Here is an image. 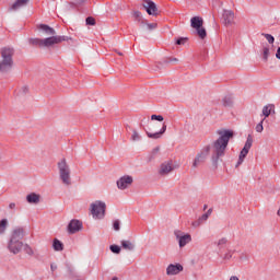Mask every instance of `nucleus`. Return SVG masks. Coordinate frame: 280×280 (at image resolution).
<instances>
[{
    "label": "nucleus",
    "mask_w": 280,
    "mask_h": 280,
    "mask_svg": "<svg viewBox=\"0 0 280 280\" xmlns=\"http://www.w3.org/2000/svg\"><path fill=\"white\" fill-rule=\"evenodd\" d=\"M217 135L219 138L217 141H213V153H215L217 159H220L224 155L230 140L234 137V132L226 129H219Z\"/></svg>",
    "instance_id": "1"
},
{
    "label": "nucleus",
    "mask_w": 280,
    "mask_h": 280,
    "mask_svg": "<svg viewBox=\"0 0 280 280\" xmlns=\"http://www.w3.org/2000/svg\"><path fill=\"white\" fill-rule=\"evenodd\" d=\"M25 233L23 228H16L12 231L10 242L8 243V250L13 254L18 255L23 249V240Z\"/></svg>",
    "instance_id": "2"
},
{
    "label": "nucleus",
    "mask_w": 280,
    "mask_h": 280,
    "mask_svg": "<svg viewBox=\"0 0 280 280\" xmlns=\"http://www.w3.org/2000/svg\"><path fill=\"white\" fill-rule=\"evenodd\" d=\"M59 178L62 180V184L66 186L71 185V171L67 160L63 159L58 163Z\"/></svg>",
    "instance_id": "3"
},
{
    "label": "nucleus",
    "mask_w": 280,
    "mask_h": 280,
    "mask_svg": "<svg viewBox=\"0 0 280 280\" xmlns=\"http://www.w3.org/2000/svg\"><path fill=\"white\" fill-rule=\"evenodd\" d=\"M106 202L95 201L90 206L92 218L95 220H102L106 215Z\"/></svg>",
    "instance_id": "4"
},
{
    "label": "nucleus",
    "mask_w": 280,
    "mask_h": 280,
    "mask_svg": "<svg viewBox=\"0 0 280 280\" xmlns=\"http://www.w3.org/2000/svg\"><path fill=\"white\" fill-rule=\"evenodd\" d=\"M202 25H205V20L201 16H192L190 19V27L197 31L199 38L205 39L207 37V31Z\"/></svg>",
    "instance_id": "5"
},
{
    "label": "nucleus",
    "mask_w": 280,
    "mask_h": 280,
    "mask_svg": "<svg viewBox=\"0 0 280 280\" xmlns=\"http://www.w3.org/2000/svg\"><path fill=\"white\" fill-rule=\"evenodd\" d=\"M67 40L69 39L66 36L52 35L50 37L43 38V47H54Z\"/></svg>",
    "instance_id": "6"
},
{
    "label": "nucleus",
    "mask_w": 280,
    "mask_h": 280,
    "mask_svg": "<svg viewBox=\"0 0 280 280\" xmlns=\"http://www.w3.org/2000/svg\"><path fill=\"white\" fill-rule=\"evenodd\" d=\"M253 147V137L249 135L248 138H246V142L244 144V149L240 152L238 163H236V166L242 165L245 158H247V154L249 150Z\"/></svg>",
    "instance_id": "7"
},
{
    "label": "nucleus",
    "mask_w": 280,
    "mask_h": 280,
    "mask_svg": "<svg viewBox=\"0 0 280 280\" xmlns=\"http://www.w3.org/2000/svg\"><path fill=\"white\" fill-rule=\"evenodd\" d=\"M143 9H145V12L148 15L156 16L159 15V9L156 8V4L152 2L151 0H143L142 3Z\"/></svg>",
    "instance_id": "8"
},
{
    "label": "nucleus",
    "mask_w": 280,
    "mask_h": 280,
    "mask_svg": "<svg viewBox=\"0 0 280 280\" xmlns=\"http://www.w3.org/2000/svg\"><path fill=\"white\" fill-rule=\"evenodd\" d=\"M175 170L173 161H165L161 164L160 170L158 173L161 176H167L170 173H172Z\"/></svg>",
    "instance_id": "9"
},
{
    "label": "nucleus",
    "mask_w": 280,
    "mask_h": 280,
    "mask_svg": "<svg viewBox=\"0 0 280 280\" xmlns=\"http://www.w3.org/2000/svg\"><path fill=\"white\" fill-rule=\"evenodd\" d=\"M222 19L223 24L226 26L235 24V13L232 10H223Z\"/></svg>",
    "instance_id": "10"
},
{
    "label": "nucleus",
    "mask_w": 280,
    "mask_h": 280,
    "mask_svg": "<svg viewBox=\"0 0 280 280\" xmlns=\"http://www.w3.org/2000/svg\"><path fill=\"white\" fill-rule=\"evenodd\" d=\"M176 240H178L179 247L183 248L185 245H187L189 242H191V235L190 234H182V231H175Z\"/></svg>",
    "instance_id": "11"
},
{
    "label": "nucleus",
    "mask_w": 280,
    "mask_h": 280,
    "mask_svg": "<svg viewBox=\"0 0 280 280\" xmlns=\"http://www.w3.org/2000/svg\"><path fill=\"white\" fill-rule=\"evenodd\" d=\"M132 184V177L131 176H124L120 177L117 182V187L119 190H126L129 188Z\"/></svg>",
    "instance_id": "12"
},
{
    "label": "nucleus",
    "mask_w": 280,
    "mask_h": 280,
    "mask_svg": "<svg viewBox=\"0 0 280 280\" xmlns=\"http://www.w3.org/2000/svg\"><path fill=\"white\" fill-rule=\"evenodd\" d=\"M184 267L182 264H171L166 267V275L167 276H177L178 273L183 272Z\"/></svg>",
    "instance_id": "13"
},
{
    "label": "nucleus",
    "mask_w": 280,
    "mask_h": 280,
    "mask_svg": "<svg viewBox=\"0 0 280 280\" xmlns=\"http://www.w3.org/2000/svg\"><path fill=\"white\" fill-rule=\"evenodd\" d=\"M37 30L39 31L40 35L44 36L56 35V31L51 26H48L47 24H38Z\"/></svg>",
    "instance_id": "14"
},
{
    "label": "nucleus",
    "mask_w": 280,
    "mask_h": 280,
    "mask_svg": "<svg viewBox=\"0 0 280 280\" xmlns=\"http://www.w3.org/2000/svg\"><path fill=\"white\" fill-rule=\"evenodd\" d=\"M13 59H1L0 60V72L7 73L13 68Z\"/></svg>",
    "instance_id": "15"
},
{
    "label": "nucleus",
    "mask_w": 280,
    "mask_h": 280,
    "mask_svg": "<svg viewBox=\"0 0 280 280\" xmlns=\"http://www.w3.org/2000/svg\"><path fill=\"white\" fill-rule=\"evenodd\" d=\"M14 48L5 46L1 48V59L3 60H13Z\"/></svg>",
    "instance_id": "16"
},
{
    "label": "nucleus",
    "mask_w": 280,
    "mask_h": 280,
    "mask_svg": "<svg viewBox=\"0 0 280 280\" xmlns=\"http://www.w3.org/2000/svg\"><path fill=\"white\" fill-rule=\"evenodd\" d=\"M83 228V223L80 221L73 220L68 224V231H70L71 234H75L77 232L81 231Z\"/></svg>",
    "instance_id": "17"
},
{
    "label": "nucleus",
    "mask_w": 280,
    "mask_h": 280,
    "mask_svg": "<svg viewBox=\"0 0 280 280\" xmlns=\"http://www.w3.org/2000/svg\"><path fill=\"white\" fill-rule=\"evenodd\" d=\"M270 115H276V105L275 104H268L262 107V116L265 119L270 117Z\"/></svg>",
    "instance_id": "18"
},
{
    "label": "nucleus",
    "mask_w": 280,
    "mask_h": 280,
    "mask_svg": "<svg viewBox=\"0 0 280 280\" xmlns=\"http://www.w3.org/2000/svg\"><path fill=\"white\" fill-rule=\"evenodd\" d=\"M30 2V0H16L10 8V11L12 12H16L19 11L21 8H24L25 5H27Z\"/></svg>",
    "instance_id": "19"
},
{
    "label": "nucleus",
    "mask_w": 280,
    "mask_h": 280,
    "mask_svg": "<svg viewBox=\"0 0 280 280\" xmlns=\"http://www.w3.org/2000/svg\"><path fill=\"white\" fill-rule=\"evenodd\" d=\"M167 130V125H163L162 128H161V131L160 132H155V133H151V132H147V136L148 138H151L153 140H158L160 139V137L165 133V131Z\"/></svg>",
    "instance_id": "20"
},
{
    "label": "nucleus",
    "mask_w": 280,
    "mask_h": 280,
    "mask_svg": "<svg viewBox=\"0 0 280 280\" xmlns=\"http://www.w3.org/2000/svg\"><path fill=\"white\" fill-rule=\"evenodd\" d=\"M26 202L31 203V205H38L39 202V195L37 194H31V195H26Z\"/></svg>",
    "instance_id": "21"
},
{
    "label": "nucleus",
    "mask_w": 280,
    "mask_h": 280,
    "mask_svg": "<svg viewBox=\"0 0 280 280\" xmlns=\"http://www.w3.org/2000/svg\"><path fill=\"white\" fill-rule=\"evenodd\" d=\"M206 159H207V158H202V156L196 155V156H195V160L192 161V166H191V168H192V170H197L202 163L206 162Z\"/></svg>",
    "instance_id": "22"
},
{
    "label": "nucleus",
    "mask_w": 280,
    "mask_h": 280,
    "mask_svg": "<svg viewBox=\"0 0 280 280\" xmlns=\"http://www.w3.org/2000/svg\"><path fill=\"white\" fill-rule=\"evenodd\" d=\"M120 245L122 246V248L125 250H128V252H133L136 248L135 243H132L130 241H122V242H120Z\"/></svg>",
    "instance_id": "23"
},
{
    "label": "nucleus",
    "mask_w": 280,
    "mask_h": 280,
    "mask_svg": "<svg viewBox=\"0 0 280 280\" xmlns=\"http://www.w3.org/2000/svg\"><path fill=\"white\" fill-rule=\"evenodd\" d=\"M210 152H211V147L210 145H206L201 149L200 152H198L197 156H201V158H205L207 159V156L210 155Z\"/></svg>",
    "instance_id": "24"
},
{
    "label": "nucleus",
    "mask_w": 280,
    "mask_h": 280,
    "mask_svg": "<svg viewBox=\"0 0 280 280\" xmlns=\"http://www.w3.org/2000/svg\"><path fill=\"white\" fill-rule=\"evenodd\" d=\"M30 44L37 47H44V38H31Z\"/></svg>",
    "instance_id": "25"
},
{
    "label": "nucleus",
    "mask_w": 280,
    "mask_h": 280,
    "mask_svg": "<svg viewBox=\"0 0 280 280\" xmlns=\"http://www.w3.org/2000/svg\"><path fill=\"white\" fill-rule=\"evenodd\" d=\"M52 248H54L55 252H62L63 245H62V243L60 241L55 238L54 243H52Z\"/></svg>",
    "instance_id": "26"
},
{
    "label": "nucleus",
    "mask_w": 280,
    "mask_h": 280,
    "mask_svg": "<svg viewBox=\"0 0 280 280\" xmlns=\"http://www.w3.org/2000/svg\"><path fill=\"white\" fill-rule=\"evenodd\" d=\"M211 214H212V209H209L207 213H203L201 217H199L197 221H201L205 223L207 222V220L210 218Z\"/></svg>",
    "instance_id": "27"
},
{
    "label": "nucleus",
    "mask_w": 280,
    "mask_h": 280,
    "mask_svg": "<svg viewBox=\"0 0 280 280\" xmlns=\"http://www.w3.org/2000/svg\"><path fill=\"white\" fill-rule=\"evenodd\" d=\"M8 225L9 221H7L5 219L0 221V234H4Z\"/></svg>",
    "instance_id": "28"
},
{
    "label": "nucleus",
    "mask_w": 280,
    "mask_h": 280,
    "mask_svg": "<svg viewBox=\"0 0 280 280\" xmlns=\"http://www.w3.org/2000/svg\"><path fill=\"white\" fill-rule=\"evenodd\" d=\"M269 57H270V48L264 47L262 49L264 61L267 62Z\"/></svg>",
    "instance_id": "29"
},
{
    "label": "nucleus",
    "mask_w": 280,
    "mask_h": 280,
    "mask_svg": "<svg viewBox=\"0 0 280 280\" xmlns=\"http://www.w3.org/2000/svg\"><path fill=\"white\" fill-rule=\"evenodd\" d=\"M265 120H266V118H264L262 120L259 121V124L256 125L255 130L257 133H262Z\"/></svg>",
    "instance_id": "30"
},
{
    "label": "nucleus",
    "mask_w": 280,
    "mask_h": 280,
    "mask_svg": "<svg viewBox=\"0 0 280 280\" xmlns=\"http://www.w3.org/2000/svg\"><path fill=\"white\" fill-rule=\"evenodd\" d=\"M262 36L265 37V39H267V42L269 44H275L276 38H275L273 35H271V34H262Z\"/></svg>",
    "instance_id": "31"
},
{
    "label": "nucleus",
    "mask_w": 280,
    "mask_h": 280,
    "mask_svg": "<svg viewBox=\"0 0 280 280\" xmlns=\"http://www.w3.org/2000/svg\"><path fill=\"white\" fill-rule=\"evenodd\" d=\"M234 254H235L234 250H228V252L225 253V255L223 256V259H225V260L233 259V255H234Z\"/></svg>",
    "instance_id": "32"
},
{
    "label": "nucleus",
    "mask_w": 280,
    "mask_h": 280,
    "mask_svg": "<svg viewBox=\"0 0 280 280\" xmlns=\"http://www.w3.org/2000/svg\"><path fill=\"white\" fill-rule=\"evenodd\" d=\"M110 252H113L114 254H119L121 252V248H119L118 245H110L109 247Z\"/></svg>",
    "instance_id": "33"
},
{
    "label": "nucleus",
    "mask_w": 280,
    "mask_h": 280,
    "mask_svg": "<svg viewBox=\"0 0 280 280\" xmlns=\"http://www.w3.org/2000/svg\"><path fill=\"white\" fill-rule=\"evenodd\" d=\"M139 140H140V133L133 130L131 136V141H139Z\"/></svg>",
    "instance_id": "34"
},
{
    "label": "nucleus",
    "mask_w": 280,
    "mask_h": 280,
    "mask_svg": "<svg viewBox=\"0 0 280 280\" xmlns=\"http://www.w3.org/2000/svg\"><path fill=\"white\" fill-rule=\"evenodd\" d=\"M151 120H156V121L163 122L164 121V117L161 116V115H152L151 116Z\"/></svg>",
    "instance_id": "35"
},
{
    "label": "nucleus",
    "mask_w": 280,
    "mask_h": 280,
    "mask_svg": "<svg viewBox=\"0 0 280 280\" xmlns=\"http://www.w3.org/2000/svg\"><path fill=\"white\" fill-rule=\"evenodd\" d=\"M160 152V147H156L155 149H152L150 159H154L156 154Z\"/></svg>",
    "instance_id": "36"
},
{
    "label": "nucleus",
    "mask_w": 280,
    "mask_h": 280,
    "mask_svg": "<svg viewBox=\"0 0 280 280\" xmlns=\"http://www.w3.org/2000/svg\"><path fill=\"white\" fill-rule=\"evenodd\" d=\"M85 23L86 25H95V20L92 16H88Z\"/></svg>",
    "instance_id": "37"
},
{
    "label": "nucleus",
    "mask_w": 280,
    "mask_h": 280,
    "mask_svg": "<svg viewBox=\"0 0 280 280\" xmlns=\"http://www.w3.org/2000/svg\"><path fill=\"white\" fill-rule=\"evenodd\" d=\"M25 253L28 255H34V249L30 245H25Z\"/></svg>",
    "instance_id": "38"
},
{
    "label": "nucleus",
    "mask_w": 280,
    "mask_h": 280,
    "mask_svg": "<svg viewBox=\"0 0 280 280\" xmlns=\"http://www.w3.org/2000/svg\"><path fill=\"white\" fill-rule=\"evenodd\" d=\"M202 223H203V222L197 220V221H194V222L191 223V226H192L194 229H198V228L201 226Z\"/></svg>",
    "instance_id": "39"
},
{
    "label": "nucleus",
    "mask_w": 280,
    "mask_h": 280,
    "mask_svg": "<svg viewBox=\"0 0 280 280\" xmlns=\"http://www.w3.org/2000/svg\"><path fill=\"white\" fill-rule=\"evenodd\" d=\"M185 43H187V38H185V37H180L178 40H176V45H178V46H182Z\"/></svg>",
    "instance_id": "40"
},
{
    "label": "nucleus",
    "mask_w": 280,
    "mask_h": 280,
    "mask_svg": "<svg viewBox=\"0 0 280 280\" xmlns=\"http://www.w3.org/2000/svg\"><path fill=\"white\" fill-rule=\"evenodd\" d=\"M156 28V23H147V30L152 31Z\"/></svg>",
    "instance_id": "41"
},
{
    "label": "nucleus",
    "mask_w": 280,
    "mask_h": 280,
    "mask_svg": "<svg viewBox=\"0 0 280 280\" xmlns=\"http://www.w3.org/2000/svg\"><path fill=\"white\" fill-rule=\"evenodd\" d=\"M132 15H133V18H136L138 20L141 19V12H139V11H133Z\"/></svg>",
    "instance_id": "42"
},
{
    "label": "nucleus",
    "mask_w": 280,
    "mask_h": 280,
    "mask_svg": "<svg viewBox=\"0 0 280 280\" xmlns=\"http://www.w3.org/2000/svg\"><path fill=\"white\" fill-rule=\"evenodd\" d=\"M113 226L115 231H119V221L118 220L114 221Z\"/></svg>",
    "instance_id": "43"
},
{
    "label": "nucleus",
    "mask_w": 280,
    "mask_h": 280,
    "mask_svg": "<svg viewBox=\"0 0 280 280\" xmlns=\"http://www.w3.org/2000/svg\"><path fill=\"white\" fill-rule=\"evenodd\" d=\"M225 244H226V240L225 238H220L218 241V246L225 245Z\"/></svg>",
    "instance_id": "44"
},
{
    "label": "nucleus",
    "mask_w": 280,
    "mask_h": 280,
    "mask_svg": "<svg viewBox=\"0 0 280 280\" xmlns=\"http://www.w3.org/2000/svg\"><path fill=\"white\" fill-rule=\"evenodd\" d=\"M275 57L280 60V47L277 49V54L275 55Z\"/></svg>",
    "instance_id": "45"
},
{
    "label": "nucleus",
    "mask_w": 280,
    "mask_h": 280,
    "mask_svg": "<svg viewBox=\"0 0 280 280\" xmlns=\"http://www.w3.org/2000/svg\"><path fill=\"white\" fill-rule=\"evenodd\" d=\"M9 208H10L11 210H14V209L16 208L15 202H11L10 206H9Z\"/></svg>",
    "instance_id": "46"
},
{
    "label": "nucleus",
    "mask_w": 280,
    "mask_h": 280,
    "mask_svg": "<svg viewBox=\"0 0 280 280\" xmlns=\"http://www.w3.org/2000/svg\"><path fill=\"white\" fill-rule=\"evenodd\" d=\"M223 105L231 106V102H223Z\"/></svg>",
    "instance_id": "47"
},
{
    "label": "nucleus",
    "mask_w": 280,
    "mask_h": 280,
    "mask_svg": "<svg viewBox=\"0 0 280 280\" xmlns=\"http://www.w3.org/2000/svg\"><path fill=\"white\" fill-rule=\"evenodd\" d=\"M230 280H240L237 277L233 276L230 278Z\"/></svg>",
    "instance_id": "48"
},
{
    "label": "nucleus",
    "mask_w": 280,
    "mask_h": 280,
    "mask_svg": "<svg viewBox=\"0 0 280 280\" xmlns=\"http://www.w3.org/2000/svg\"><path fill=\"white\" fill-rule=\"evenodd\" d=\"M277 215L280 218V207H279V210L277 212Z\"/></svg>",
    "instance_id": "49"
},
{
    "label": "nucleus",
    "mask_w": 280,
    "mask_h": 280,
    "mask_svg": "<svg viewBox=\"0 0 280 280\" xmlns=\"http://www.w3.org/2000/svg\"><path fill=\"white\" fill-rule=\"evenodd\" d=\"M208 208V206L206 205V206H203V210H206Z\"/></svg>",
    "instance_id": "50"
},
{
    "label": "nucleus",
    "mask_w": 280,
    "mask_h": 280,
    "mask_svg": "<svg viewBox=\"0 0 280 280\" xmlns=\"http://www.w3.org/2000/svg\"><path fill=\"white\" fill-rule=\"evenodd\" d=\"M113 280H118V278H113Z\"/></svg>",
    "instance_id": "51"
}]
</instances>
